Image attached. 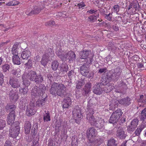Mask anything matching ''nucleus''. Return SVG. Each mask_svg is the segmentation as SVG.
<instances>
[{
	"label": "nucleus",
	"mask_w": 146,
	"mask_h": 146,
	"mask_svg": "<svg viewBox=\"0 0 146 146\" xmlns=\"http://www.w3.org/2000/svg\"><path fill=\"white\" fill-rule=\"evenodd\" d=\"M94 113L93 109H89L86 112V119L92 125H94L99 129L102 128L105 123L104 119L100 117L94 118L93 115Z\"/></svg>",
	"instance_id": "obj_1"
},
{
	"label": "nucleus",
	"mask_w": 146,
	"mask_h": 146,
	"mask_svg": "<svg viewBox=\"0 0 146 146\" xmlns=\"http://www.w3.org/2000/svg\"><path fill=\"white\" fill-rule=\"evenodd\" d=\"M63 85L61 84L54 83L52 85L50 90V93L54 95L57 93L59 96H62L63 94Z\"/></svg>",
	"instance_id": "obj_2"
},
{
	"label": "nucleus",
	"mask_w": 146,
	"mask_h": 146,
	"mask_svg": "<svg viewBox=\"0 0 146 146\" xmlns=\"http://www.w3.org/2000/svg\"><path fill=\"white\" fill-rule=\"evenodd\" d=\"M19 124V122L16 121L11 126L9 135L13 138H16L19 134L20 129Z\"/></svg>",
	"instance_id": "obj_3"
},
{
	"label": "nucleus",
	"mask_w": 146,
	"mask_h": 146,
	"mask_svg": "<svg viewBox=\"0 0 146 146\" xmlns=\"http://www.w3.org/2000/svg\"><path fill=\"white\" fill-rule=\"evenodd\" d=\"M123 112L121 110L118 109L115 111L113 112L109 120V122L110 123H113L117 121L121 116Z\"/></svg>",
	"instance_id": "obj_4"
},
{
	"label": "nucleus",
	"mask_w": 146,
	"mask_h": 146,
	"mask_svg": "<svg viewBox=\"0 0 146 146\" xmlns=\"http://www.w3.org/2000/svg\"><path fill=\"white\" fill-rule=\"evenodd\" d=\"M45 90L46 87L43 85H40L38 90L37 87L35 86L32 90L31 95L32 98L35 99L36 98L37 96L39 95L40 93H41V92L42 93L44 92Z\"/></svg>",
	"instance_id": "obj_5"
},
{
	"label": "nucleus",
	"mask_w": 146,
	"mask_h": 146,
	"mask_svg": "<svg viewBox=\"0 0 146 146\" xmlns=\"http://www.w3.org/2000/svg\"><path fill=\"white\" fill-rule=\"evenodd\" d=\"M81 109L78 106H75L72 111V116L73 118L75 120V122L78 123L82 117Z\"/></svg>",
	"instance_id": "obj_6"
},
{
	"label": "nucleus",
	"mask_w": 146,
	"mask_h": 146,
	"mask_svg": "<svg viewBox=\"0 0 146 146\" xmlns=\"http://www.w3.org/2000/svg\"><path fill=\"white\" fill-rule=\"evenodd\" d=\"M36 74H24L25 77L28 80L29 79L31 80H34L37 83H40L43 81L42 77L39 74L37 75Z\"/></svg>",
	"instance_id": "obj_7"
},
{
	"label": "nucleus",
	"mask_w": 146,
	"mask_h": 146,
	"mask_svg": "<svg viewBox=\"0 0 146 146\" xmlns=\"http://www.w3.org/2000/svg\"><path fill=\"white\" fill-rule=\"evenodd\" d=\"M97 134V131L94 127L89 128L87 132V135L89 141H93V139L95 138Z\"/></svg>",
	"instance_id": "obj_8"
},
{
	"label": "nucleus",
	"mask_w": 146,
	"mask_h": 146,
	"mask_svg": "<svg viewBox=\"0 0 146 146\" xmlns=\"http://www.w3.org/2000/svg\"><path fill=\"white\" fill-rule=\"evenodd\" d=\"M23 80V84L26 87V88H21L19 90L20 93L23 95H26L27 94L28 91V89L27 88L28 86L30 84V82L25 77V75L23 74L22 77Z\"/></svg>",
	"instance_id": "obj_9"
},
{
	"label": "nucleus",
	"mask_w": 146,
	"mask_h": 146,
	"mask_svg": "<svg viewBox=\"0 0 146 146\" xmlns=\"http://www.w3.org/2000/svg\"><path fill=\"white\" fill-rule=\"evenodd\" d=\"M35 107L34 104H30L28 106L26 110V114L29 116L34 115L36 112Z\"/></svg>",
	"instance_id": "obj_10"
},
{
	"label": "nucleus",
	"mask_w": 146,
	"mask_h": 146,
	"mask_svg": "<svg viewBox=\"0 0 146 146\" xmlns=\"http://www.w3.org/2000/svg\"><path fill=\"white\" fill-rule=\"evenodd\" d=\"M15 111L14 110L11 111L9 114L7 118V122L9 125L12 126L15 123H13L15 118Z\"/></svg>",
	"instance_id": "obj_11"
},
{
	"label": "nucleus",
	"mask_w": 146,
	"mask_h": 146,
	"mask_svg": "<svg viewBox=\"0 0 146 146\" xmlns=\"http://www.w3.org/2000/svg\"><path fill=\"white\" fill-rule=\"evenodd\" d=\"M76 55L72 51H70L68 52H65L64 55V59L68 60L69 62H72L76 58Z\"/></svg>",
	"instance_id": "obj_12"
},
{
	"label": "nucleus",
	"mask_w": 146,
	"mask_h": 146,
	"mask_svg": "<svg viewBox=\"0 0 146 146\" xmlns=\"http://www.w3.org/2000/svg\"><path fill=\"white\" fill-rule=\"evenodd\" d=\"M42 7H39L37 6H36L28 14L27 13V14L28 15L31 16L33 15L37 14L39 13L41 10L44 8L43 7L44 4H42Z\"/></svg>",
	"instance_id": "obj_13"
},
{
	"label": "nucleus",
	"mask_w": 146,
	"mask_h": 146,
	"mask_svg": "<svg viewBox=\"0 0 146 146\" xmlns=\"http://www.w3.org/2000/svg\"><path fill=\"white\" fill-rule=\"evenodd\" d=\"M104 91V89L102 90L100 87L99 83L95 84L94 86L93 92L94 93L98 95H100Z\"/></svg>",
	"instance_id": "obj_14"
},
{
	"label": "nucleus",
	"mask_w": 146,
	"mask_h": 146,
	"mask_svg": "<svg viewBox=\"0 0 146 146\" xmlns=\"http://www.w3.org/2000/svg\"><path fill=\"white\" fill-rule=\"evenodd\" d=\"M111 75H106L103 76L102 79V84L103 85H106L112 80Z\"/></svg>",
	"instance_id": "obj_15"
},
{
	"label": "nucleus",
	"mask_w": 146,
	"mask_h": 146,
	"mask_svg": "<svg viewBox=\"0 0 146 146\" xmlns=\"http://www.w3.org/2000/svg\"><path fill=\"white\" fill-rule=\"evenodd\" d=\"M21 47L20 43L15 42L12 48L11 52L13 55H18L19 48Z\"/></svg>",
	"instance_id": "obj_16"
},
{
	"label": "nucleus",
	"mask_w": 146,
	"mask_h": 146,
	"mask_svg": "<svg viewBox=\"0 0 146 146\" xmlns=\"http://www.w3.org/2000/svg\"><path fill=\"white\" fill-rule=\"evenodd\" d=\"M9 82L11 86L13 88H17L20 86V84L18 80L14 78L10 79Z\"/></svg>",
	"instance_id": "obj_17"
},
{
	"label": "nucleus",
	"mask_w": 146,
	"mask_h": 146,
	"mask_svg": "<svg viewBox=\"0 0 146 146\" xmlns=\"http://www.w3.org/2000/svg\"><path fill=\"white\" fill-rule=\"evenodd\" d=\"M91 88L92 84L91 83L88 82L86 84L83 89L85 95L91 92Z\"/></svg>",
	"instance_id": "obj_18"
},
{
	"label": "nucleus",
	"mask_w": 146,
	"mask_h": 146,
	"mask_svg": "<svg viewBox=\"0 0 146 146\" xmlns=\"http://www.w3.org/2000/svg\"><path fill=\"white\" fill-rule=\"evenodd\" d=\"M31 55L30 51L28 50H25L23 51L21 54V57L23 59L27 60Z\"/></svg>",
	"instance_id": "obj_19"
},
{
	"label": "nucleus",
	"mask_w": 146,
	"mask_h": 146,
	"mask_svg": "<svg viewBox=\"0 0 146 146\" xmlns=\"http://www.w3.org/2000/svg\"><path fill=\"white\" fill-rule=\"evenodd\" d=\"M131 99L128 97L119 100V104L124 106H128L131 104Z\"/></svg>",
	"instance_id": "obj_20"
},
{
	"label": "nucleus",
	"mask_w": 146,
	"mask_h": 146,
	"mask_svg": "<svg viewBox=\"0 0 146 146\" xmlns=\"http://www.w3.org/2000/svg\"><path fill=\"white\" fill-rule=\"evenodd\" d=\"M125 80H119L118 82L117 85L115 86L116 88L122 89L127 87V85L125 82Z\"/></svg>",
	"instance_id": "obj_21"
},
{
	"label": "nucleus",
	"mask_w": 146,
	"mask_h": 146,
	"mask_svg": "<svg viewBox=\"0 0 146 146\" xmlns=\"http://www.w3.org/2000/svg\"><path fill=\"white\" fill-rule=\"evenodd\" d=\"M65 97H66L64 98V108H68L72 104L71 100L69 97H67L66 95Z\"/></svg>",
	"instance_id": "obj_22"
},
{
	"label": "nucleus",
	"mask_w": 146,
	"mask_h": 146,
	"mask_svg": "<svg viewBox=\"0 0 146 146\" xmlns=\"http://www.w3.org/2000/svg\"><path fill=\"white\" fill-rule=\"evenodd\" d=\"M116 136L121 139H124L126 137V135L122 129H118L117 131Z\"/></svg>",
	"instance_id": "obj_23"
},
{
	"label": "nucleus",
	"mask_w": 146,
	"mask_h": 146,
	"mask_svg": "<svg viewBox=\"0 0 146 146\" xmlns=\"http://www.w3.org/2000/svg\"><path fill=\"white\" fill-rule=\"evenodd\" d=\"M10 98L12 100L13 102H15L18 99L19 96L18 94L15 92L14 93L13 91H11L9 93Z\"/></svg>",
	"instance_id": "obj_24"
},
{
	"label": "nucleus",
	"mask_w": 146,
	"mask_h": 146,
	"mask_svg": "<svg viewBox=\"0 0 146 146\" xmlns=\"http://www.w3.org/2000/svg\"><path fill=\"white\" fill-rule=\"evenodd\" d=\"M48 54L47 53L45 54L42 57L41 63L43 66H46L48 61L49 57Z\"/></svg>",
	"instance_id": "obj_25"
},
{
	"label": "nucleus",
	"mask_w": 146,
	"mask_h": 146,
	"mask_svg": "<svg viewBox=\"0 0 146 146\" xmlns=\"http://www.w3.org/2000/svg\"><path fill=\"white\" fill-rule=\"evenodd\" d=\"M93 141H89L87 146H97L100 145V143L98 139H96L95 138L93 139Z\"/></svg>",
	"instance_id": "obj_26"
},
{
	"label": "nucleus",
	"mask_w": 146,
	"mask_h": 146,
	"mask_svg": "<svg viewBox=\"0 0 146 146\" xmlns=\"http://www.w3.org/2000/svg\"><path fill=\"white\" fill-rule=\"evenodd\" d=\"M31 127V125L29 121H27L25 125L24 128L26 134H28L30 132Z\"/></svg>",
	"instance_id": "obj_27"
},
{
	"label": "nucleus",
	"mask_w": 146,
	"mask_h": 146,
	"mask_svg": "<svg viewBox=\"0 0 146 146\" xmlns=\"http://www.w3.org/2000/svg\"><path fill=\"white\" fill-rule=\"evenodd\" d=\"M2 69L4 72H9L12 70L11 66L7 64H5L3 66Z\"/></svg>",
	"instance_id": "obj_28"
},
{
	"label": "nucleus",
	"mask_w": 146,
	"mask_h": 146,
	"mask_svg": "<svg viewBox=\"0 0 146 146\" xmlns=\"http://www.w3.org/2000/svg\"><path fill=\"white\" fill-rule=\"evenodd\" d=\"M20 58L18 55H13L12 57V60L13 63L19 65L21 64Z\"/></svg>",
	"instance_id": "obj_29"
},
{
	"label": "nucleus",
	"mask_w": 146,
	"mask_h": 146,
	"mask_svg": "<svg viewBox=\"0 0 146 146\" xmlns=\"http://www.w3.org/2000/svg\"><path fill=\"white\" fill-rule=\"evenodd\" d=\"M89 54V51L86 50H84L83 52L80 53V58L81 59H85L86 58Z\"/></svg>",
	"instance_id": "obj_30"
},
{
	"label": "nucleus",
	"mask_w": 146,
	"mask_h": 146,
	"mask_svg": "<svg viewBox=\"0 0 146 146\" xmlns=\"http://www.w3.org/2000/svg\"><path fill=\"white\" fill-rule=\"evenodd\" d=\"M140 114V119L143 121L146 119V107L141 111Z\"/></svg>",
	"instance_id": "obj_31"
},
{
	"label": "nucleus",
	"mask_w": 146,
	"mask_h": 146,
	"mask_svg": "<svg viewBox=\"0 0 146 146\" xmlns=\"http://www.w3.org/2000/svg\"><path fill=\"white\" fill-rule=\"evenodd\" d=\"M114 88V87L111 85H109L107 87H104L103 89L104 92L108 93L110 92Z\"/></svg>",
	"instance_id": "obj_32"
},
{
	"label": "nucleus",
	"mask_w": 146,
	"mask_h": 146,
	"mask_svg": "<svg viewBox=\"0 0 146 146\" xmlns=\"http://www.w3.org/2000/svg\"><path fill=\"white\" fill-rule=\"evenodd\" d=\"M46 98L42 99H39L36 102V105L38 106H42L44 104Z\"/></svg>",
	"instance_id": "obj_33"
},
{
	"label": "nucleus",
	"mask_w": 146,
	"mask_h": 146,
	"mask_svg": "<svg viewBox=\"0 0 146 146\" xmlns=\"http://www.w3.org/2000/svg\"><path fill=\"white\" fill-rule=\"evenodd\" d=\"M85 84V81L84 80H81L78 81L76 85V88L77 89H80L82 86Z\"/></svg>",
	"instance_id": "obj_34"
},
{
	"label": "nucleus",
	"mask_w": 146,
	"mask_h": 146,
	"mask_svg": "<svg viewBox=\"0 0 146 146\" xmlns=\"http://www.w3.org/2000/svg\"><path fill=\"white\" fill-rule=\"evenodd\" d=\"M114 104H111L110 105V107H111V109H115L117 108L118 105V104H119V100H118L117 99L115 100H114Z\"/></svg>",
	"instance_id": "obj_35"
},
{
	"label": "nucleus",
	"mask_w": 146,
	"mask_h": 146,
	"mask_svg": "<svg viewBox=\"0 0 146 146\" xmlns=\"http://www.w3.org/2000/svg\"><path fill=\"white\" fill-rule=\"evenodd\" d=\"M58 57L60 58L62 60H63L64 58V52L63 51L59 49L56 52Z\"/></svg>",
	"instance_id": "obj_36"
},
{
	"label": "nucleus",
	"mask_w": 146,
	"mask_h": 146,
	"mask_svg": "<svg viewBox=\"0 0 146 146\" xmlns=\"http://www.w3.org/2000/svg\"><path fill=\"white\" fill-rule=\"evenodd\" d=\"M80 73H88L89 72L88 68L85 65L82 66L80 70Z\"/></svg>",
	"instance_id": "obj_37"
},
{
	"label": "nucleus",
	"mask_w": 146,
	"mask_h": 146,
	"mask_svg": "<svg viewBox=\"0 0 146 146\" xmlns=\"http://www.w3.org/2000/svg\"><path fill=\"white\" fill-rule=\"evenodd\" d=\"M144 129V127L143 125H141L135 131V133L137 136H139L140 135V133Z\"/></svg>",
	"instance_id": "obj_38"
},
{
	"label": "nucleus",
	"mask_w": 146,
	"mask_h": 146,
	"mask_svg": "<svg viewBox=\"0 0 146 146\" xmlns=\"http://www.w3.org/2000/svg\"><path fill=\"white\" fill-rule=\"evenodd\" d=\"M43 120L44 122H47L48 121H50V116L48 111L44 115Z\"/></svg>",
	"instance_id": "obj_39"
},
{
	"label": "nucleus",
	"mask_w": 146,
	"mask_h": 146,
	"mask_svg": "<svg viewBox=\"0 0 146 146\" xmlns=\"http://www.w3.org/2000/svg\"><path fill=\"white\" fill-rule=\"evenodd\" d=\"M115 141L114 139L111 138L108 141V146H116Z\"/></svg>",
	"instance_id": "obj_40"
},
{
	"label": "nucleus",
	"mask_w": 146,
	"mask_h": 146,
	"mask_svg": "<svg viewBox=\"0 0 146 146\" xmlns=\"http://www.w3.org/2000/svg\"><path fill=\"white\" fill-rule=\"evenodd\" d=\"M78 138L76 136L74 135L72 138V145H76L78 143Z\"/></svg>",
	"instance_id": "obj_41"
},
{
	"label": "nucleus",
	"mask_w": 146,
	"mask_h": 146,
	"mask_svg": "<svg viewBox=\"0 0 146 146\" xmlns=\"http://www.w3.org/2000/svg\"><path fill=\"white\" fill-rule=\"evenodd\" d=\"M58 63L56 61H54L52 63V68L54 70H56L58 67Z\"/></svg>",
	"instance_id": "obj_42"
},
{
	"label": "nucleus",
	"mask_w": 146,
	"mask_h": 146,
	"mask_svg": "<svg viewBox=\"0 0 146 146\" xmlns=\"http://www.w3.org/2000/svg\"><path fill=\"white\" fill-rule=\"evenodd\" d=\"M99 17V14L97 15L96 16L91 15L88 17V19L89 21L94 22L97 20V17Z\"/></svg>",
	"instance_id": "obj_43"
},
{
	"label": "nucleus",
	"mask_w": 146,
	"mask_h": 146,
	"mask_svg": "<svg viewBox=\"0 0 146 146\" xmlns=\"http://www.w3.org/2000/svg\"><path fill=\"white\" fill-rule=\"evenodd\" d=\"M6 125L5 121L2 119H0V130L2 129Z\"/></svg>",
	"instance_id": "obj_44"
},
{
	"label": "nucleus",
	"mask_w": 146,
	"mask_h": 146,
	"mask_svg": "<svg viewBox=\"0 0 146 146\" xmlns=\"http://www.w3.org/2000/svg\"><path fill=\"white\" fill-rule=\"evenodd\" d=\"M105 18L109 21L112 20V13H109L108 14H105L104 15Z\"/></svg>",
	"instance_id": "obj_45"
},
{
	"label": "nucleus",
	"mask_w": 146,
	"mask_h": 146,
	"mask_svg": "<svg viewBox=\"0 0 146 146\" xmlns=\"http://www.w3.org/2000/svg\"><path fill=\"white\" fill-rule=\"evenodd\" d=\"M139 121L136 119H133L131 122V124L132 125L134 126L135 128L138 125Z\"/></svg>",
	"instance_id": "obj_46"
},
{
	"label": "nucleus",
	"mask_w": 146,
	"mask_h": 146,
	"mask_svg": "<svg viewBox=\"0 0 146 146\" xmlns=\"http://www.w3.org/2000/svg\"><path fill=\"white\" fill-rule=\"evenodd\" d=\"M25 65L29 68H31L32 65L31 60L29 59L28 62L25 64Z\"/></svg>",
	"instance_id": "obj_47"
},
{
	"label": "nucleus",
	"mask_w": 146,
	"mask_h": 146,
	"mask_svg": "<svg viewBox=\"0 0 146 146\" xmlns=\"http://www.w3.org/2000/svg\"><path fill=\"white\" fill-rule=\"evenodd\" d=\"M135 128H136L134 127V126H133V125H132L131 124L130 125L128 126L127 130L129 131H133L135 130Z\"/></svg>",
	"instance_id": "obj_48"
},
{
	"label": "nucleus",
	"mask_w": 146,
	"mask_h": 146,
	"mask_svg": "<svg viewBox=\"0 0 146 146\" xmlns=\"http://www.w3.org/2000/svg\"><path fill=\"white\" fill-rule=\"evenodd\" d=\"M15 105H7L5 107V108L7 110L9 109H15Z\"/></svg>",
	"instance_id": "obj_49"
},
{
	"label": "nucleus",
	"mask_w": 146,
	"mask_h": 146,
	"mask_svg": "<svg viewBox=\"0 0 146 146\" xmlns=\"http://www.w3.org/2000/svg\"><path fill=\"white\" fill-rule=\"evenodd\" d=\"M132 5V7L137 9L139 8V4L137 2L133 3H131Z\"/></svg>",
	"instance_id": "obj_50"
},
{
	"label": "nucleus",
	"mask_w": 146,
	"mask_h": 146,
	"mask_svg": "<svg viewBox=\"0 0 146 146\" xmlns=\"http://www.w3.org/2000/svg\"><path fill=\"white\" fill-rule=\"evenodd\" d=\"M144 98V96L143 95L140 96V98L139 100V101L140 102H142L144 104H146V98L144 99L143 98Z\"/></svg>",
	"instance_id": "obj_51"
},
{
	"label": "nucleus",
	"mask_w": 146,
	"mask_h": 146,
	"mask_svg": "<svg viewBox=\"0 0 146 146\" xmlns=\"http://www.w3.org/2000/svg\"><path fill=\"white\" fill-rule=\"evenodd\" d=\"M114 12L117 13L119 11V6L118 5H114L113 8Z\"/></svg>",
	"instance_id": "obj_52"
},
{
	"label": "nucleus",
	"mask_w": 146,
	"mask_h": 146,
	"mask_svg": "<svg viewBox=\"0 0 146 146\" xmlns=\"http://www.w3.org/2000/svg\"><path fill=\"white\" fill-rule=\"evenodd\" d=\"M55 24V22L54 21H50L48 22H47L45 23L46 26L49 25L51 26H53Z\"/></svg>",
	"instance_id": "obj_53"
},
{
	"label": "nucleus",
	"mask_w": 146,
	"mask_h": 146,
	"mask_svg": "<svg viewBox=\"0 0 146 146\" xmlns=\"http://www.w3.org/2000/svg\"><path fill=\"white\" fill-rule=\"evenodd\" d=\"M77 6L79 7V9L82 8L86 6V5L83 1H82L80 3L78 4Z\"/></svg>",
	"instance_id": "obj_54"
},
{
	"label": "nucleus",
	"mask_w": 146,
	"mask_h": 146,
	"mask_svg": "<svg viewBox=\"0 0 146 146\" xmlns=\"http://www.w3.org/2000/svg\"><path fill=\"white\" fill-rule=\"evenodd\" d=\"M3 82V76L2 74H0V85H1Z\"/></svg>",
	"instance_id": "obj_55"
},
{
	"label": "nucleus",
	"mask_w": 146,
	"mask_h": 146,
	"mask_svg": "<svg viewBox=\"0 0 146 146\" xmlns=\"http://www.w3.org/2000/svg\"><path fill=\"white\" fill-rule=\"evenodd\" d=\"M107 71V69L106 68H103L100 69L99 71V72L104 73L106 72Z\"/></svg>",
	"instance_id": "obj_56"
},
{
	"label": "nucleus",
	"mask_w": 146,
	"mask_h": 146,
	"mask_svg": "<svg viewBox=\"0 0 146 146\" xmlns=\"http://www.w3.org/2000/svg\"><path fill=\"white\" fill-rule=\"evenodd\" d=\"M38 139L37 141H35L33 142V144L31 146H39L38 142Z\"/></svg>",
	"instance_id": "obj_57"
},
{
	"label": "nucleus",
	"mask_w": 146,
	"mask_h": 146,
	"mask_svg": "<svg viewBox=\"0 0 146 146\" xmlns=\"http://www.w3.org/2000/svg\"><path fill=\"white\" fill-rule=\"evenodd\" d=\"M4 146H12L11 142L9 141H7Z\"/></svg>",
	"instance_id": "obj_58"
},
{
	"label": "nucleus",
	"mask_w": 146,
	"mask_h": 146,
	"mask_svg": "<svg viewBox=\"0 0 146 146\" xmlns=\"http://www.w3.org/2000/svg\"><path fill=\"white\" fill-rule=\"evenodd\" d=\"M12 6H14L18 5L19 3V2L16 1H11Z\"/></svg>",
	"instance_id": "obj_59"
},
{
	"label": "nucleus",
	"mask_w": 146,
	"mask_h": 146,
	"mask_svg": "<svg viewBox=\"0 0 146 146\" xmlns=\"http://www.w3.org/2000/svg\"><path fill=\"white\" fill-rule=\"evenodd\" d=\"M96 12V11L93 9H91L87 11V13H89L90 14H92L93 13H95Z\"/></svg>",
	"instance_id": "obj_60"
},
{
	"label": "nucleus",
	"mask_w": 146,
	"mask_h": 146,
	"mask_svg": "<svg viewBox=\"0 0 146 146\" xmlns=\"http://www.w3.org/2000/svg\"><path fill=\"white\" fill-rule=\"evenodd\" d=\"M113 28L115 31H117L118 30V27L116 25H113Z\"/></svg>",
	"instance_id": "obj_61"
},
{
	"label": "nucleus",
	"mask_w": 146,
	"mask_h": 146,
	"mask_svg": "<svg viewBox=\"0 0 146 146\" xmlns=\"http://www.w3.org/2000/svg\"><path fill=\"white\" fill-rule=\"evenodd\" d=\"M137 66L139 68H144L143 65L140 63H138L137 64Z\"/></svg>",
	"instance_id": "obj_62"
},
{
	"label": "nucleus",
	"mask_w": 146,
	"mask_h": 146,
	"mask_svg": "<svg viewBox=\"0 0 146 146\" xmlns=\"http://www.w3.org/2000/svg\"><path fill=\"white\" fill-rule=\"evenodd\" d=\"M7 42H2L0 44V47H1L5 44H7Z\"/></svg>",
	"instance_id": "obj_63"
},
{
	"label": "nucleus",
	"mask_w": 146,
	"mask_h": 146,
	"mask_svg": "<svg viewBox=\"0 0 146 146\" xmlns=\"http://www.w3.org/2000/svg\"><path fill=\"white\" fill-rule=\"evenodd\" d=\"M21 72V70L19 68H17L15 71L14 72V73H19Z\"/></svg>",
	"instance_id": "obj_64"
}]
</instances>
